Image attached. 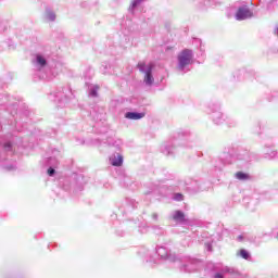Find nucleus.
Masks as SVG:
<instances>
[{
    "instance_id": "6e6552de",
    "label": "nucleus",
    "mask_w": 278,
    "mask_h": 278,
    "mask_svg": "<svg viewBox=\"0 0 278 278\" xmlns=\"http://www.w3.org/2000/svg\"><path fill=\"white\" fill-rule=\"evenodd\" d=\"M46 64H47V60H45L42 55L37 54L36 55V65L37 66H45Z\"/></svg>"
},
{
    "instance_id": "423d86ee",
    "label": "nucleus",
    "mask_w": 278,
    "mask_h": 278,
    "mask_svg": "<svg viewBox=\"0 0 278 278\" xmlns=\"http://www.w3.org/2000/svg\"><path fill=\"white\" fill-rule=\"evenodd\" d=\"M156 253L162 260H166V257H168V250L164 247H159L156 249Z\"/></svg>"
},
{
    "instance_id": "ddd939ff",
    "label": "nucleus",
    "mask_w": 278,
    "mask_h": 278,
    "mask_svg": "<svg viewBox=\"0 0 278 278\" xmlns=\"http://www.w3.org/2000/svg\"><path fill=\"white\" fill-rule=\"evenodd\" d=\"M143 0H134L130 7V10H134V8H136L137 5H140V3H142Z\"/></svg>"
},
{
    "instance_id": "9d476101",
    "label": "nucleus",
    "mask_w": 278,
    "mask_h": 278,
    "mask_svg": "<svg viewBox=\"0 0 278 278\" xmlns=\"http://www.w3.org/2000/svg\"><path fill=\"white\" fill-rule=\"evenodd\" d=\"M227 273H231V269L229 267H225L223 270H222V274H217L215 276V278H225L227 277Z\"/></svg>"
},
{
    "instance_id": "f3484780",
    "label": "nucleus",
    "mask_w": 278,
    "mask_h": 278,
    "mask_svg": "<svg viewBox=\"0 0 278 278\" xmlns=\"http://www.w3.org/2000/svg\"><path fill=\"white\" fill-rule=\"evenodd\" d=\"M55 174V169H53V168H49L48 169V175H50V177H52V175H54Z\"/></svg>"
},
{
    "instance_id": "9b49d317",
    "label": "nucleus",
    "mask_w": 278,
    "mask_h": 278,
    "mask_svg": "<svg viewBox=\"0 0 278 278\" xmlns=\"http://www.w3.org/2000/svg\"><path fill=\"white\" fill-rule=\"evenodd\" d=\"M46 18H47L48 21H55V13L51 12L50 10H48V11L46 12Z\"/></svg>"
},
{
    "instance_id": "f03ea898",
    "label": "nucleus",
    "mask_w": 278,
    "mask_h": 278,
    "mask_svg": "<svg viewBox=\"0 0 278 278\" xmlns=\"http://www.w3.org/2000/svg\"><path fill=\"white\" fill-rule=\"evenodd\" d=\"M192 64V52L184 50L178 54V71H186V67Z\"/></svg>"
},
{
    "instance_id": "aec40b11",
    "label": "nucleus",
    "mask_w": 278,
    "mask_h": 278,
    "mask_svg": "<svg viewBox=\"0 0 278 278\" xmlns=\"http://www.w3.org/2000/svg\"><path fill=\"white\" fill-rule=\"evenodd\" d=\"M119 144H121V140L117 141V147H119Z\"/></svg>"
},
{
    "instance_id": "4468645a",
    "label": "nucleus",
    "mask_w": 278,
    "mask_h": 278,
    "mask_svg": "<svg viewBox=\"0 0 278 278\" xmlns=\"http://www.w3.org/2000/svg\"><path fill=\"white\" fill-rule=\"evenodd\" d=\"M240 255L243 260H249V252H247V250H241Z\"/></svg>"
},
{
    "instance_id": "dca6fc26",
    "label": "nucleus",
    "mask_w": 278,
    "mask_h": 278,
    "mask_svg": "<svg viewBox=\"0 0 278 278\" xmlns=\"http://www.w3.org/2000/svg\"><path fill=\"white\" fill-rule=\"evenodd\" d=\"M220 116H223L222 113H217V114H215V115L213 116L214 122H215L217 125L220 123V121H219V119H216V118H220Z\"/></svg>"
},
{
    "instance_id": "39448f33",
    "label": "nucleus",
    "mask_w": 278,
    "mask_h": 278,
    "mask_svg": "<svg viewBox=\"0 0 278 278\" xmlns=\"http://www.w3.org/2000/svg\"><path fill=\"white\" fill-rule=\"evenodd\" d=\"M125 116L130 121H140V118H144V113L128 112Z\"/></svg>"
},
{
    "instance_id": "0eeeda50",
    "label": "nucleus",
    "mask_w": 278,
    "mask_h": 278,
    "mask_svg": "<svg viewBox=\"0 0 278 278\" xmlns=\"http://www.w3.org/2000/svg\"><path fill=\"white\" fill-rule=\"evenodd\" d=\"M173 218L176 220V223H184V220H186L184 213L180 211H176L173 215Z\"/></svg>"
},
{
    "instance_id": "f8f14e48",
    "label": "nucleus",
    "mask_w": 278,
    "mask_h": 278,
    "mask_svg": "<svg viewBox=\"0 0 278 278\" xmlns=\"http://www.w3.org/2000/svg\"><path fill=\"white\" fill-rule=\"evenodd\" d=\"M236 177H237V179H240V180L247 179V174L239 172L236 174Z\"/></svg>"
},
{
    "instance_id": "412c9836",
    "label": "nucleus",
    "mask_w": 278,
    "mask_h": 278,
    "mask_svg": "<svg viewBox=\"0 0 278 278\" xmlns=\"http://www.w3.org/2000/svg\"><path fill=\"white\" fill-rule=\"evenodd\" d=\"M276 34L278 35V27L276 28Z\"/></svg>"
},
{
    "instance_id": "20e7f679",
    "label": "nucleus",
    "mask_w": 278,
    "mask_h": 278,
    "mask_svg": "<svg viewBox=\"0 0 278 278\" xmlns=\"http://www.w3.org/2000/svg\"><path fill=\"white\" fill-rule=\"evenodd\" d=\"M112 166H122L123 165V155L117 154L110 157Z\"/></svg>"
},
{
    "instance_id": "1a4fd4ad",
    "label": "nucleus",
    "mask_w": 278,
    "mask_h": 278,
    "mask_svg": "<svg viewBox=\"0 0 278 278\" xmlns=\"http://www.w3.org/2000/svg\"><path fill=\"white\" fill-rule=\"evenodd\" d=\"M97 92H99V86L94 85L89 88L90 97H97Z\"/></svg>"
},
{
    "instance_id": "6ab92c4d",
    "label": "nucleus",
    "mask_w": 278,
    "mask_h": 278,
    "mask_svg": "<svg viewBox=\"0 0 278 278\" xmlns=\"http://www.w3.org/2000/svg\"><path fill=\"white\" fill-rule=\"evenodd\" d=\"M242 238H243L242 236L238 237L239 242H242Z\"/></svg>"
},
{
    "instance_id": "f257e3e1",
    "label": "nucleus",
    "mask_w": 278,
    "mask_h": 278,
    "mask_svg": "<svg viewBox=\"0 0 278 278\" xmlns=\"http://www.w3.org/2000/svg\"><path fill=\"white\" fill-rule=\"evenodd\" d=\"M138 68L141 73H144V84L146 86H152L153 85V63H144L141 62L138 64Z\"/></svg>"
},
{
    "instance_id": "2eb2a0df",
    "label": "nucleus",
    "mask_w": 278,
    "mask_h": 278,
    "mask_svg": "<svg viewBox=\"0 0 278 278\" xmlns=\"http://www.w3.org/2000/svg\"><path fill=\"white\" fill-rule=\"evenodd\" d=\"M174 201H184V195L181 193H176L174 195Z\"/></svg>"
},
{
    "instance_id": "a211bd4d",
    "label": "nucleus",
    "mask_w": 278,
    "mask_h": 278,
    "mask_svg": "<svg viewBox=\"0 0 278 278\" xmlns=\"http://www.w3.org/2000/svg\"><path fill=\"white\" fill-rule=\"evenodd\" d=\"M207 251H212V245L210 243L206 244Z\"/></svg>"
},
{
    "instance_id": "7ed1b4c3",
    "label": "nucleus",
    "mask_w": 278,
    "mask_h": 278,
    "mask_svg": "<svg viewBox=\"0 0 278 278\" xmlns=\"http://www.w3.org/2000/svg\"><path fill=\"white\" fill-rule=\"evenodd\" d=\"M253 16V12L249 10L247 7L240 8L236 13L237 21H247V18H251Z\"/></svg>"
}]
</instances>
